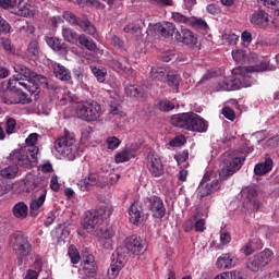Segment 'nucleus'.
<instances>
[{"instance_id": "obj_3", "label": "nucleus", "mask_w": 279, "mask_h": 279, "mask_svg": "<svg viewBox=\"0 0 279 279\" xmlns=\"http://www.w3.org/2000/svg\"><path fill=\"white\" fill-rule=\"evenodd\" d=\"M82 227L86 232H88V234H93V236H97V239L106 241V243H104V248L112 250L111 239L114 236V231L101 222V219L98 218L97 211H86L82 221Z\"/></svg>"}, {"instance_id": "obj_11", "label": "nucleus", "mask_w": 279, "mask_h": 279, "mask_svg": "<svg viewBox=\"0 0 279 279\" xmlns=\"http://www.w3.org/2000/svg\"><path fill=\"white\" fill-rule=\"evenodd\" d=\"M250 22L252 25L263 29H275L278 27L274 16L263 10L253 12L250 16Z\"/></svg>"}, {"instance_id": "obj_56", "label": "nucleus", "mask_w": 279, "mask_h": 279, "mask_svg": "<svg viewBox=\"0 0 279 279\" xmlns=\"http://www.w3.org/2000/svg\"><path fill=\"white\" fill-rule=\"evenodd\" d=\"M110 66H111V69H113V71H117L118 73H123V72L128 71V68L124 66V64L118 60L110 61Z\"/></svg>"}, {"instance_id": "obj_20", "label": "nucleus", "mask_w": 279, "mask_h": 279, "mask_svg": "<svg viewBox=\"0 0 279 279\" xmlns=\"http://www.w3.org/2000/svg\"><path fill=\"white\" fill-rule=\"evenodd\" d=\"M47 197V190L41 189V193H39V197H35L31 199V216L37 217L39 213L44 210V204Z\"/></svg>"}, {"instance_id": "obj_63", "label": "nucleus", "mask_w": 279, "mask_h": 279, "mask_svg": "<svg viewBox=\"0 0 279 279\" xmlns=\"http://www.w3.org/2000/svg\"><path fill=\"white\" fill-rule=\"evenodd\" d=\"M229 279H245L244 274L241 270L228 271Z\"/></svg>"}, {"instance_id": "obj_14", "label": "nucleus", "mask_w": 279, "mask_h": 279, "mask_svg": "<svg viewBox=\"0 0 279 279\" xmlns=\"http://www.w3.org/2000/svg\"><path fill=\"white\" fill-rule=\"evenodd\" d=\"M77 189L81 192H89L94 186L106 189L108 183L96 173H89L77 182Z\"/></svg>"}, {"instance_id": "obj_59", "label": "nucleus", "mask_w": 279, "mask_h": 279, "mask_svg": "<svg viewBox=\"0 0 279 279\" xmlns=\"http://www.w3.org/2000/svg\"><path fill=\"white\" fill-rule=\"evenodd\" d=\"M222 116L229 120V121H234L235 120V112L229 107H223L222 108Z\"/></svg>"}, {"instance_id": "obj_55", "label": "nucleus", "mask_w": 279, "mask_h": 279, "mask_svg": "<svg viewBox=\"0 0 279 279\" xmlns=\"http://www.w3.org/2000/svg\"><path fill=\"white\" fill-rule=\"evenodd\" d=\"M186 143V137L184 135H178L170 141L169 145L171 147H181Z\"/></svg>"}, {"instance_id": "obj_64", "label": "nucleus", "mask_w": 279, "mask_h": 279, "mask_svg": "<svg viewBox=\"0 0 279 279\" xmlns=\"http://www.w3.org/2000/svg\"><path fill=\"white\" fill-rule=\"evenodd\" d=\"M10 29H11L10 24L0 16V34L1 33H9Z\"/></svg>"}, {"instance_id": "obj_57", "label": "nucleus", "mask_w": 279, "mask_h": 279, "mask_svg": "<svg viewBox=\"0 0 279 279\" xmlns=\"http://www.w3.org/2000/svg\"><path fill=\"white\" fill-rule=\"evenodd\" d=\"M7 129L5 132L8 135H11L14 133L15 129H16V121L13 118H9L7 120V124H5Z\"/></svg>"}, {"instance_id": "obj_16", "label": "nucleus", "mask_w": 279, "mask_h": 279, "mask_svg": "<svg viewBox=\"0 0 279 279\" xmlns=\"http://www.w3.org/2000/svg\"><path fill=\"white\" fill-rule=\"evenodd\" d=\"M193 118H195L194 112L177 113L171 117V124L175 128L190 131Z\"/></svg>"}, {"instance_id": "obj_41", "label": "nucleus", "mask_w": 279, "mask_h": 279, "mask_svg": "<svg viewBox=\"0 0 279 279\" xmlns=\"http://www.w3.org/2000/svg\"><path fill=\"white\" fill-rule=\"evenodd\" d=\"M17 173H19L17 166L5 167L0 171V174L5 179H14L16 178Z\"/></svg>"}, {"instance_id": "obj_48", "label": "nucleus", "mask_w": 279, "mask_h": 279, "mask_svg": "<svg viewBox=\"0 0 279 279\" xmlns=\"http://www.w3.org/2000/svg\"><path fill=\"white\" fill-rule=\"evenodd\" d=\"M92 73H93V75H95L96 80L99 83L106 82V76H107L108 71L105 68H102V69L94 68V69H92Z\"/></svg>"}, {"instance_id": "obj_42", "label": "nucleus", "mask_w": 279, "mask_h": 279, "mask_svg": "<svg viewBox=\"0 0 279 279\" xmlns=\"http://www.w3.org/2000/svg\"><path fill=\"white\" fill-rule=\"evenodd\" d=\"M221 39H222V43L223 44H227V45H230V46H234L238 44L239 39H240V36L232 33V32H229V33H226L221 36Z\"/></svg>"}, {"instance_id": "obj_21", "label": "nucleus", "mask_w": 279, "mask_h": 279, "mask_svg": "<svg viewBox=\"0 0 279 279\" xmlns=\"http://www.w3.org/2000/svg\"><path fill=\"white\" fill-rule=\"evenodd\" d=\"M149 208L153 211L154 217L162 218L166 215V208L162 201L157 196H151L148 198Z\"/></svg>"}, {"instance_id": "obj_62", "label": "nucleus", "mask_w": 279, "mask_h": 279, "mask_svg": "<svg viewBox=\"0 0 279 279\" xmlns=\"http://www.w3.org/2000/svg\"><path fill=\"white\" fill-rule=\"evenodd\" d=\"M243 194L245 195V197L248 201H252L253 198H255L257 196V191L254 187H247V189L243 190Z\"/></svg>"}, {"instance_id": "obj_12", "label": "nucleus", "mask_w": 279, "mask_h": 279, "mask_svg": "<svg viewBox=\"0 0 279 279\" xmlns=\"http://www.w3.org/2000/svg\"><path fill=\"white\" fill-rule=\"evenodd\" d=\"M125 263H128V255L123 251V247H118L111 256V265L108 269L109 279H117Z\"/></svg>"}, {"instance_id": "obj_23", "label": "nucleus", "mask_w": 279, "mask_h": 279, "mask_svg": "<svg viewBox=\"0 0 279 279\" xmlns=\"http://www.w3.org/2000/svg\"><path fill=\"white\" fill-rule=\"evenodd\" d=\"M143 210L138 202H134L129 208V219L133 225H138L143 221Z\"/></svg>"}, {"instance_id": "obj_34", "label": "nucleus", "mask_w": 279, "mask_h": 279, "mask_svg": "<svg viewBox=\"0 0 279 279\" xmlns=\"http://www.w3.org/2000/svg\"><path fill=\"white\" fill-rule=\"evenodd\" d=\"M133 157V150H131V148H124L123 150L117 153L114 161L116 163H123L130 161V159H132Z\"/></svg>"}, {"instance_id": "obj_27", "label": "nucleus", "mask_w": 279, "mask_h": 279, "mask_svg": "<svg viewBox=\"0 0 279 279\" xmlns=\"http://www.w3.org/2000/svg\"><path fill=\"white\" fill-rule=\"evenodd\" d=\"M203 182L207 185L211 193H215L220 189L218 174L215 173L214 171L205 173V177H203Z\"/></svg>"}, {"instance_id": "obj_25", "label": "nucleus", "mask_w": 279, "mask_h": 279, "mask_svg": "<svg viewBox=\"0 0 279 279\" xmlns=\"http://www.w3.org/2000/svg\"><path fill=\"white\" fill-rule=\"evenodd\" d=\"M83 271L86 277L94 278L97 274V265L95 263V257L89 255L82 262Z\"/></svg>"}, {"instance_id": "obj_22", "label": "nucleus", "mask_w": 279, "mask_h": 279, "mask_svg": "<svg viewBox=\"0 0 279 279\" xmlns=\"http://www.w3.org/2000/svg\"><path fill=\"white\" fill-rule=\"evenodd\" d=\"M217 269H231L235 266L234 257L231 253L221 254L215 263Z\"/></svg>"}, {"instance_id": "obj_40", "label": "nucleus", "mask_w": 279, "mask_h": 279, "mask_svg": "<svg viewBox=\"0 0 279 279\" xmlns=\"http://www.w3.org/2000/svg\"><path fill=\"white\" fill-rule=\"evenodd\" d=\"M150 75L154 81L165 82L166 75L168 74H167V70L163 68H153L150 71Z\"/></svg>"}, {"instance_id": "obj_58", "label": "nucleus", "mask_w": 279, "mask_h": 279, "mask_svg": "<svg viewBox=\"0 0 279 279\" xmlns=\"http://www.w3.org/2000/svg\"><path fill=\"white\" fill-rule=\"evenodd\" d=\"M172 19L177 22V23H183V24H187L190 25V21L191 17H186L178 12L172 13Z\"/></svg>"}, {"instance_id": "obj_51", "label": "nucleus", "mask_w": 279, "mask_h": 279, "mask_svg": "<svg viewBox=\"0 0 279 279\" xmlns=\"http://www.w3.org/2000/svg\"><path fill=\"white\" fill-rule=\"evenodd\" d=\"M28 57L37 58L39 56V47L37 41H31L27 49Z\"/></svg>"}, {"instance_id": "obj_47", "label": "nucleus", "mask_w": 279, "mask_h": 279, "mask_svg": "<svg viewBox=\"0 0 279 279\" xmlns=\"http://www.w3.org/2000/svg\"><path fill=\"white\" fill-rule=\"evenodd\" d=\"M213 194L210 189L206 185L205 182L201 181V185H198V189L196 190V197L199 199H203L204 197Z\"/></svg>"}, {"instance_id": "obj_53", "label": "nucleus", "mask_w": 279, "mask_h": 279, "mask_svg": "<svg viewBox=\"0 0 279 279\" xmlns=\"http://www.w3.org/2000/svg\"><path fill=\"white\" fill-rule=\"evenodd\" d=\"M253 41V35L251 32L245 31L241 34V45L243 47H248Z\"/></svg>"}, {"instance_id": "obj_19", "label": "nucleus", "mask_w": 279, "mask_h": 279, "mask_svg": "<svg viewBox=\"0 0 279 279\" xmlns=\"http://www.w3.org/2000/svg\"><path fill=\"white\" fill-rule=\"evenodd\" d=\"M147 168L150 174L155 178H159L163 174V166L158 155H148Z\"/></svg>"}, {"instance_id": "obj_17", "label": "nucleus", "mask_w": 279, "mask_h": 279, "mask_svg": "<svg viewBox=\"0 0 279 279\" xmlns=\"http://www.w3.org/2000/svg\"><path fill=\"white\" fill-rule=\"evenodd\" d=\"M36 13L35 7L32 3L26 2L25 0H16L14 4L12 14L21 17H33Z\"/></svg>"}, {"instance_id": "obj_43", "label": "nucleus", "mask_w": 279, "mask_h": 279, "mask_svg": "<svg viewBox=\"0 0 279 279\" xmlns=\"http://www.w3.org/2000/svg\"><path fill=\"white\" fill-rule=\"evenodd\" d=\"M232 58L238 64H244L246 60H248L250 57H247V53L244 50L238 49L232 51Z\"/></svg>"}, {"instance_id": "obj_1", "label": "nucleus", "mask_w": 279, "mask_h": 279, "mask_svg": "<svg viewBox=\"0 0 279 279\" xmlns=\"http://www.w3.org/2000/svg\"><path fill=\"white\" fill-rule=\"evenodd\" d=\"M248 66H240L232 70L233 75L238 77L228 76L217 82L214 86L216 93L220 92H235L241 88H250L256 83L253 73H264V71H275L277 66L270 64L268 57H259L255 53L248 56Z\"/></svg>"}, {"instance_id": "obj_10", "label": "nucleus", "mask_w": 279, "mask_h": 279, "mask_svg": "<svg viewBox=\"0 0 279 279\" xmlns=\"http://www.w3.org/2000/svg\"><path fill=\"white\" fill-rule=\"evenodd\" d=\"M10 245L17 257H27L32 252L28 238L22 233L11 235Z\"/></svg>"}, {"instance_id": "obj_9", "label": "nucleus", "mask_w": 279, "mask_h": 279, "mask_svg": "<svg viewBox=\"0 0 279 279\" xmlns=\"http://www.w3.org/2000/svg\"><path fill=\"white\" fill-rule=\"evenodd\" d=\"M220 161L223 163V167L219 172V178L223 179L231 177L240 170L245 159H242V157H232L231 153H225L220 157Z\"/></svg>"}, {"instance_id": "obj_15", "label": "nucleus", "mask_w": 279, "mask_h": 279, "mask_svg": "<svg viewBox=\"0 0 279 279\" xmlns=\"http://www.w3.org/2000/svg\"><path fill=\"white\" fill-rule=\"evenodd\" d=\"M62 17L72 26H78L86 34L95 36L96 27L89 21H82L77 19L76 15L72 12H64Z\"/></svg>"}, {"instance_id": "obj_32", "label": "nucleus", "mask_w": 279, "mask_h": 279, "mask_svg": "<svg viewBox=\"0 0 279 279\" xmlns=\"http://www.w3.org/2000/svg\"><path fill=\"white\" fill-rule=\"evenodd\" d=\"M142 25L144 23L142 21L135 23V24H130L123 28L124 33H129L133 35L136 39H141L143 34H142Z\"/></svg>"}, {"instance_id": "obj_35", "label": "nucleus", "mask_w": 279, "mask_h": 279, "mask_svg": "<svg viewBox=\"0 0 279 279\" xmlns=\"http://www.w3.org/2000/svg\"><path fill=\"white\" fill-rule=\"evenodd\" d=\"M46 44L54 51L65 52L66 47L57 37H46Z\"/></svg>"}, {"instance_id": "obj_28", "label": "nucleus", "mask_w": 279, "mask_h": 279, "mask_svg": "<svg viewBox=\"0 0 279 279\" xmlns=\"http://www.w3.org/2000/svg\"><path fill=\"white\" fill-rule=\"evenodd\" d=\"M207 130H208V123L203 118L194 113L193 121L191 122L189 131L206 133Z\"/></svg>"}, {"instance_id": "obj_49", "label": "nucleus", "mask_w": 279, "mask_h": 279, "mask_svg": "<svg viewBox=\"0 0 279 279\" xmlns=\"http://www.w3.org/2000/svg\"><path fill=\"white\" fill-rule=\"evenodd\" d=\"M106 145L109 150H114L121 146V140L117 136H108L106 138Z\"/></svg>"}, {"instance_id": "obj_26", "label": "nucleus", "mask_w": 279, "mask_h": 279, "mask_svg": "<svg viewBox=\"0 0 279 279\" xmlns=\"http://www.w3.org/2000/svg\"><path fill=\"white\" fill-rule=\"evenodd\" d=\"M52 71L54 77L61 82H69L71 81V72L68 68L61 65L60 63L52 64Z\"/></svg>"}, {"instance_id": "obj_18", "label": "nucleus", "mask_w": 279, "mask_h": 279, "mask_svg": "<svg viewBox=\"0 0 279 279\" xmlns=\"http://www.w3.org/2000/svg\"><path fill=\"white\" fill-rule=\"evenodd\" d=\"M5 105H27L31 102L28 95L22 90L12 92L2 98Z\"/></svg>"}, {"instance_id": "obj_45", "label": "nucleus", "mask_w": 279, "mask_h": 279, "mask_svg": "<svg viewBox=\"0 0 279 279\" xmlns=\"http://www.w3.org/2000/svg\"><path fill=\"white\" fill-rule=\"evenodd\" d=\"M38 136H39L38 133H31V134H28V137L26 138V146H24V147H28V149H31V150H28V151H31V154L34 149H38V146H36Z\"/></svg>"}, {"instance_id": "obj_44", "label": "nucleus", "mask_w": 279, "mask_h": 279, "mask_svg": "<svg viewBox=\"0 0 279 279\" xmlns=\"http://www.w3.org/2000/svg\"><path fill=\"white\" fill-rule=\"evenodd\" d=\"M68 255L73 265H77L81 260V255L74 245H70L68 248Z\"/></svg>"}, {"instance_id": "obj_50", "label": "nucleus", "mask_w": 279, "mask_h": 279, "mask_svg": "<svg viewBox=\"0 0 279 279\" xmlns=\"http://www.w3.org/2000/svg\"><path fill=\"white\" fill-rule=\"evenodd\" d=\"M189 25H192L194 28H197V29L208 28V24L204 20L197 19V17H190Z\"/></svg>"}, {"instance_id": "obj_7", "label": "nucleus", "mask_w": 279, "mask_h": 279, "mask_svg": "<svg viewBox=\"0 0 279 279\" xmlns=\"http://www.w3.org/2000/svg\"><path fill=\"white\" fill-rule=\"evenodd\" d=\"M274 259L275 252L271 248H265L247 259L246 268L251 272L257 274L269 266Z\"/></svg>"}, {"instance_id": "obj_2", "label": "nucleus", "mask_w": 279, "mask_h": 279, "mask_svg": "<svg viewBox=\"0 0 279 279\" xmlns=\"http://www.w3.org/2000/svg\"><path fill=\"white\" fill-rule=\"evenodd\" d=\"M14 71L17 75H13L7 86L8 90L11 93L25 89L31 94H36L39 88L37 82H39L40 85H47V77L36 74L22 64L14 65Z\"/></svg>"}, {"instance_id": "obj_4", "label": "nucleus", "mask_w": 279, "mask_h": 279, "mask_svg": "<svg viewBox=\"0 0 279 279\" xmlns=\"http://www.w3.org/2000/svg\"><path fill=\"white\" fill-rule=\"evenodd\" d=\"M56 151L65 160L73 161L81 151L80 141L74 135L65 132L54 141Z\"/></svg>"}, {"instance_id": "obj_52", "label": "nucleus", "mask_w": 279, "mask_h": 279, "mask_svg": "<svg viewBox=\"0 0 279 279\" xmlns=\"http://www.w3.org/2000/svg\"><path fill=\"white\" fill-rule=\"evenodd\" d=\"M175 105L171 100H161L159 104V109L162 112H170L174 110Z\"/></svg>"}, {"instance_id": "obj_60", "label": "nucleus", "mask_w": 279, "mask_h": 279, "mask_svg": "<svg viewBox=\"0 0 279 279\" xmlns=\"http://www.w3.org/2000/svg\"><path fill=\"white\" fill-rule=\"evenodd\" d=\"M174 158L178 165L181 166L182 163L186 162V160L189 159V150H183V153H179V155H175Z\"/></svg>"}, {"instance_id": "obj_37", "label": "nucleus", "mask_w": 279, "mask_h": 279, "mask_svg": "<svg viewBox=\"0 0 279 279\" xmlns=\"http://www.w3.org/2000/svg\"><path fill=\"white\" fill-rule=\"evenodd\" d=\"M62 37L70 44H77L78 35L72 28L63 27L62 28Z\"/></svg>"}, {"instance_id": "obj_13", "label": "nucleus", "mask_w": 279, "mask_h": 279, "mask_svg": "<svg viewBox=\"0 0 279 279\" xmlns=\"http://www.w3.org/2000/svg\"><path fill=\"white\" fill-rule=\"evenodd\" d=\"M124 245L129 254L142 256L147 250L146 242L138 235H131L124 240Z\"/></svg>"}, {"instance_id": "obj_5", "label": "nucleus", "mask_w": 279, "mask_h": 279, "mask_svg": "<svg viewBox=\"0 0 279 279\" xmlns=\"http://www.w3.org/2000/svg\"><path fill=\"white\" fill-rule=\"evenodd\" d=\"M75 114L78 119L93 123L99 121L102 117V108L94 100L80 101L76 104Z\"/></svg>"}, {"instance_id": "obj_29", "label": "nucleus", "mask_w": 279, "mask_h": 279, "mask_svg": "<svg viewBox=\"0 0 279 279\" xmlns=\"http://www.w3.org/2000/svg\"><path fill=\"white\" fill-rule=\"evenodd\" d=\"M175 29V26L170 22H165L163 24L157 23L154 25V31L165 37L172 36Z\"/></svg>"}, {"instance_id": "obj_24", "label": "nucleus", "mask_w": 279, "mask_h": 279, "mask_svg": "<svg viewBox=\"0 0 279 279\" xmlns=\"http://www.w3.org/2000/svg\"><path fill=\"white\" fill-rule=\"evenodd\" d=\"M175 38L190 47L196 46L198 41L197 36L189 29H182L181 34L177 33Z\"/></svg>"}, {"instance_id": "obj_6", "label": "nucleus", "mask_w": 279, "mask_h": 279, "mask_svg": "<svg viewBox=\"0 0 279 279\" xmlns=\"http://www.w3.org/2000/svg\"><path fill=\"white\" fill-rule=\"evenodd\" d=\"M29 150L31 148L28 147L13 150V153L10 155L11 161L22 168H32L37 163L39 148H33L32 153Z\"/></svg>"}, {"instance_id": "obj_46", "label": "nucleus", "mask_w": 279, "mask_h": 279, "mask_svg": "<svg viewBox=\"0 0 279 279\" xmlns=\"http://www.w3.org/2000/svg\"><path fill=\"white\" fill-rule=\"evenodd\" d=\"M264 7L275 12V15L279 16V0H258Z\"/></svg>"}, {"instance_id": "obj_39", "label": "nucleus", "mask_w": 279, "mask_h": 279, "mask_svg": "<svg viewBox=\"0 0 279 279\" xmlns=\"http://www.w3.org/2000/svg\"><path fill=\"white\" fill-rule=\"evenodd\" d=\"M167 84L169 85L172 92L178 93L180 85V76L173 73L167 74Z\"/></svg>"}, {"instance_id": "obj_38", "label": "nucleus", "mask_w": 279, "mask_h": 279, "mask_svg": "<svg viewBox=\"0 0 279 279\" xmlns=\"http://www.w3.org/2000/svg\"><path fill=\"white\" fill-rule=\"evenodd\" d=\"M77 40L80 45L84 46L87 50L95 51L97 49L95 41L88 39V37L84 34L77 36Z\"/></svg>"}, {"instance_id": "obj_61", "label": "nucleus", "mask_w": 279, "mask_h": 279, "mask_svg": "<svg viewBox=\"0 0 279 279\" xmlns=\"http://www.w3.org/2000/svg\"><path fill=\"white\" fill-rule=\"evenodd\" d=\"M220 245H228V243H231L232 238L229 232H221L219 235Z\"/></svg>"}, {"instance_id": "obj_8", "label": "nucleus", "mask_w": 279, "mask_h": 279, "mask_svg": "<svg viewBox=\"0 0 279 279\" xmlns=\"http://www.w3.org/2000/svg\"><path fill=\"white\" fill-rule=\"evenodd\" d=\"M9 189H12L13 193H31L45 190L44 186L39 183V179H37L33 174H27L23 180L15 182L14 184H9Z\"/></svg>"}, {"instance_id": "obj_33", "label": "nucleus", "mask_w": 279, "mask_h": 279, "mask_svg": "<svg viewBox=\"0 0 279 279\" xmlns=\"http://www.w3.org/2000/svg\"><path fill=\"white\" fill-rule=\"evenodd\" d=\"M13 215L19 219H25L28 216V206L24 202H19L13 207Z\"/></svg>"}, {"instance_id": "obj_30", "label": "nucleus", "mask_w": 279, "mask_h": 279, "mask_svg": "<svg viewBox=\"0 0 279 279\" xmlns=\"http://www.w3.org/2000/svg\"><path fill=\"white\" fill-rule=\"evenodd\" d=\"M274 168V160L271 157H267L265 162L258 163L254 167V173L256 175H265L270 172Z\"/></svg>"}, {"instance_id": "obj_54", "label": "nucleus", "mask_w": 279, "mask_h": 279, "mask_svg": "<svg viewBox=\"0 0 279 279\" xmlns=\"http://www.w3.org/2000/svg\"><path fill=\"white\" fill-rule=\"evenodd\" d=\"M16 0H0V9L8 10L13 13Z\"/></svg>"}, {"instance_id": "obj_31", "label": "nucleus", "mask_w": 279, "mask_h": 279, "mask_svg": "<svg viewBox=\"0 0 279 279\" xmlns=\"http://www.w3.org/2000/svg\"><path fill=\"white\" fill-rule=\"evenodd\" d=\"M92 213H97V218L100 219V222H102V219H108L112 213H113V207L112 204L110 203H104L98 207V209L90 210Z\"/></svg>"}, {"instance_id": "obj_36", "label": "nucleus", "mask_w": 279, "mask_h": 279, "mask_svg": "<svg viewBox=\"0 0 279 279\" xmlns=\"http://www.w3.org/2000/svg\"><path fill=\"white\" fill-rule=\"evenodd\" d=\"M125 94L126 96L131 98H136V99H143L144 97V90L142 87H136L134 85H129L125 87Z\"/></svg>"}]
</instances>
